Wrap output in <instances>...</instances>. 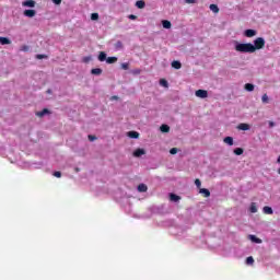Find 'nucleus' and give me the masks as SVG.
<instances>
[{
    "label": "nucleus",
    "mask_w": 280,
    "mask_h": 280,
    "mask_svg": "<svg viewBox=\"0 0 280 280\" xmlns=\"http://www.w3.org/2000/svg\"><path fill=\"white\" fill-rule=\"evenodd\" d=\"M234 49L238 54H254L253 44L250 43L242 44L240 42H234Z\"/></svg>",
    "instance_id": "f257e3e1"
},
{
    "label": "nucleus",
    "mask_w": 280,
    "mask_h": 280,
    "mask_svg": "<svg viewBox=\"0 0 280 280\" xmlns=\"http://www.w3.org/2000/svg\"><path fill=\"white\" fill-rule=\"evenodd\" d=\"M264 47H266V39H264V37H258L254 40V45L252 44V50L257 51L259 49H264Z\"/></svg>",
    "instance_id": "f03ea898"
},
{
    "label": "nucleus",
    "mask_w": 280,
    "mask_h": 280,
    "mask_svg": "<svg viewBox=\"0 0 280 280\" xmlns=\"http://www.w3.org/2000/svg\"><path fill=\"white\" fill-rule=\"evenodd\" d=\"M196 97H200L201 100H205L207 97H209V92H207V90H197L195 92Z\"/></svg>",
    "instance_id": "7ed1b4c3"
},
{
    "label": "nucleus",
    "mask_w": 280,
    "mask_h": 280,
    "mask_svg": "<svg viewBox=\"0 0 280 280\" xmlns=\"http://www.w3.org/2000/svg\"><path fill=\"white\" fill-rule=\"evenodd\" d=\"M24 16H27L28 19H33V16H36V10L34 9L24 10Z\"/></svg>",
    "instance_id": "20e7f679"
},
{
    "label": "nucleus",
    "mask_w": 280,
    "mask_h": 280,
    "mask_svg": "<svg viewBox=\"0 0 280 280\" xmlns=\"http://www.w3.org/2000/svg\"><path fill=\"white\" fill-rule=\"evenodd\" d=\"M244 36H246V38H253V36H257V31L250 28L246 30Z\"/></svg>",
    "instance_id": "39448f33"
},
{
    "label": "nucleus",
    "mask_w": 280,
    "mask_h": 280,
    "mask_svg": "<svg viewBox=\"0 0 280 280\" xmlns=\"http://www.w3.org/2000/svg\"><path fill=\"white\" fill-rule=\"evenodd\" d=\"M22 5H24V8H35L36 1H34V0H26V1L22 2Z\"/></svg>",
    "instance_id": "423d86ee"
},
{
    "label": "nucleus",
    "mask_w": 280,
    "mask_h": 280,
    "mask_svg": "<svg viewBox=\"0 0 280 280\" xmlns=\"http://www.w3.org/2000/svg\"><path fill=\"white\" fill-rule=\"evenodd\" d=\"M199 194H202L203 198H209L211 196V191L207 188H200Z\"/></svg>",
    "instance_id": "0eeeda50"
},
{
    "label": "nucleus",
    "mask_w": 280,
    "mask_h": 280,
    "mask_svg": "<svg viewBox=\"0 0 280 280\" xmlns=\"http://www.w3.org/2000/svg\"><path fill=\"white\" fill-rule=\"evenodd\" d=\"M143 154H145L144 149H136L133 152V156H136V158L143 156Z\"/></svg>",
    "instance_id": "6e6552de"
},
{
    "label": "nucleus",
    "mask_w": 280,
    "mask_h": 280,
    "mask_svg": "<svg viewBox=\"0 0 280 280\" xmlns=\"http://www.w3.org/2000/svg\"><path fill=\"white\" fill-rule=\"evenodd\" d=\"M238 130H250V125L246 124V122H242L237 126Z\"/></svg>",
    "instance_id": "1a4fd4ad"
},
{
    "label": "nucleus",
    "mask_w": 280,
    "mask_h": 280,
    "mask_svg": "<svg viewBox=\"0 0 280 280\" xmlns=\"http://www.w3.org/2000/svg\"><path fill=\"white\" fill-rule=\"evenodd\" d=\"M0 45H12V40L8 37H0Z\"/></svg>",
    "instance_id": "9d476101"
},
{
    "label": "nucleus",
    "mask_w": 280,
    "mask_h": 280,
    "mask_svg": "<svg viewBox=\"0 0 280 280\" xmlns=\"http://www.w3.org/2000/svg\"><path fill=\"white\" fill-rule=\"evenodd\" d=\"M162 26L164 27V30H171L172 28V22L164 20L162 21Z\"/></svg>",
    "instance_id": "9b49d317"
},
{
    "label": "nucleus",
    "mask_w": 280,
    "mask_h": 280,
    "mask_svg": "<svg viewBox=\"0 0 280 280\" xmlns=\"http://www.w3.org/2000/svg\"><path fill=\"white\" fill-rule=\"evenodd\" d=\"M102 72H103L102 68H93L91 70L92 75H102Z\"/></svg>",
    "instance_id": "f8f14e48"
},
{
    "label": "nucleus",
    "mask_w": 280,
    "mask_h": 280,
    "mask_svg": "<svg viewBox=\"0 0 280 280\" xmlns=\"http://www.w3.org/2000/svg\"><path fill=\"white\" fill-rule=\"evenodd\" d=\"M127 137H129L130 139H139V132H137V131H129L127 133Z\"/></svg>",
    "instance_id": "ddd939ff"
},
{
    "label": "nucleus",
    "mask_w": 280,
    "mask_h": 280,
    "mask_svg": "<svg viewBox=\"0 0 280 280\" xmlns=\"http://www.w3.org/2000/svg\"><path fill=\"white\" fill-rule=\"evenodd\" d=\"M138 191H140V194L148 191V186L145 184H139Z\"/></svg>",
    "instance_id": "4468645a"
},
{
    "label": "nucleus",
    "mask_w": 280,
    "mask_h": 280,
    "mask_svg": "<svg viewBox=\"0 0 280 280\" xmlns=\"http://www.w3.org/2000/svg\"><path fill=\"white\" fill-rule=\"evenodd\" d=\"M45 115H49V109L44 108L42 112L36 113L37 117H45Z\"/></svg>",
    "instance_id": "2eb2a0df"
},
{
    "label": "nucleus",
    "mask_w": 280,
    "mask_h": 280,
    "mask_svg": "<svg viewBox=\"0 0 280 280\" xmlns=\"http://www.w3.org/2000/svg\"><path fill=\"white\" fill-rule=\"evenodd\" d=\"M262 211H264V213H266L267 215H272V213H273L272 209H271L270 207H268V206H265V207L262 208Z\"/></svg>",
    "instance_id": "dca6fc26"
},
{
    "label": "nucleus",
    "mask_w": 280,
    "mask_h": 280,
    "mask_svg": "<svg viewBox=\"0 0 280 280\" xmlns=\"http://www.w3.org/2000/svg\"><path fill=\"white\" fill-rule=\"evenodd\" d=\"M136 5L139 8V10H143V8H145V2L143 0H138Z\"/></svg>",
    "instance_id": "f3484780"
},
{
    "label": "nucleus",
    "mask_w": 280,
    "mask_h": 280,
    "mask_svg": "<svg viewBox=\"0 0 280 280\" xmlns=\"http://www.w3.org/2000/svg\"><path fill=\"white\" fill-rule=\"evenodd\" d=\"M171 65L173 69H180L183 67V63H180V61L177 60L173 61Z\"/></svg>",
    "instance_id": "a211bd4d"
},
{
    "label": "nucleus",
    "mask_w": 280,
    "mask_h": 280,
    "mask_svg": "<svg viewBox=\"0 0 280 280\" xmlns=\"http://www.w3.org/2000/svg\"><path fill=\"white\" fill-rule=\"evenodd\" d=\"M245 91H248V92L255 91V85L253 83H246Z\"/></svg>",
    "instance_id": "6ab92c4d"
},
{
    "label": "nucleus",
    "mask_w": 280,
    "mask_h": 280,
    "mask_svg": "<svg viewBox=\"0 0 280 280\" xmlns=\"http://www.w3.org/2000/svg\"><path fill=\"white\" fill-rule=\"evenodd\" d=\"M223 143H226V145H233V137H225L223 139Z\"/></svg>",
    "instance_id": "aec40b11"
},
{
    "label": "nucleus",
    "mask_w": 280,
    "mask_h": 280,
    "mask_svg": "<svg viewBox=\"0 0 280 280\" xmlns=\"http://www.w3.org/2000/svg\"><path fill=\"white\" fill-rule=\"evenodd\" d=\"M170 199L173 201V202H178V200H180V196L176 195V194H171L170 195Z\"/></svg>",
    "instance_id": "412c9836"
},
{
    "label": "nucleus",
    "mask_w": 280,
    "mask_h": 280,
    "mask_svg": "<svg viewBox=\"0 0 280 280\" xmlns=\"http://www.w3.org/2000/svg\"><path fill=\"white\" fill-rule=\"evenodd\" d=\"M98 60H100V62H104L105 60H107L106 52L101 51L98 55Z\"/></svg>",
    "instance_id": "4be33fe9"
},
{
    "label": "nucleus",
    "mask_w": 280,
    "mask_h": 280,
    "mask_svg": "<svg viewBox=\"0 0 280 280\" xmlns=\"http://www.w3.org/2000/svg\"><path fill=\"white\" fill-rule=\"evenodd\" d=\"M106 62L107 65H115V62H117V57H108Z\"/></svg>",
    "instance_id": "5701e85b"
},
{
    "label": "nucleus",
    "mask_w": 280,
    "mask_h": 280,
    "mask_svg": "<svg viewBox=\"0 0 280 280\" xmlns=\"http://www.w3.org/2000/svg\"><path fill=\"white\" fill-rule=\"evenodd\" d=\"M249 240H252V242H255V244H261V238H258L255 235H249Z\"/></svg>",
    "instance_id": "b1692460"
},
{
    "label": "nucleus",
    "mask_w": 280,
    "mask_h": 280,
    "mask_svg": "<svg viewBox=\"0 0 280 280\" xmlns=\"http://www.w3.org/2000/svg\"><path fill=\"white\" fill-rule=\"evenodd\" d=\"M234 154H236V156H242V154H244V149L242 148L234 149Z\"/></svg>",
    "instance_id": "393cba45"
},
{
    "label": "nucleus",
    "mask_w": 280,
    "mask_h": 280,
    "mask_svg": "<svg viewBox=\"0 0 280 280\" xmlns=\"http://www.w3.org/2000/svg\"><path fill=\"white\" fill-rule=\"evenodd\" d=\"M249 211H250V213H257V203L252 202V205L249 207Z\"/></svg>",
    "instance_id": "a878e982"
},
{
    "label": "nucleus",
    "mask_w": 280,
    "mask_h": 280,
    "mask_svg": "<svg viewBox=\"0 0 280 280\" xmlns=\"http://www.w3.org/2000/svg\"><path fill=\"white\" fill-rule=\"evenodd\" d=\"M211 12H214V14H218L220 12V8L217 7V4H210Z\"/></svg>",
    "instance_id": "bb28decb"
},
{
    "label": "nucleus",
    "mask_w": 280,
    "mask_h": 280,
    "mask_svg": "<svg viewBox=\"0 0 280 280\" xmlns=\"http://www.w3.org/2000/svg\"><path fill=\"white\" fill-rule=\"evenodd\" d=\"M161 132H170V127L167 125H162L160 127Z\"/></svg>",
    "instance_id": "cd10ccee"
},
{
    "label": "nucleus",
    "mask_w": 280,
    "mask_h": 280,
    "mask_svg": "<svg viewBox=\"0 0 280 280\" xmlns=\"http://www.w3.org/2000/svg\"><path fill=\"white\" fill-rule=\"evenodd\" d=\"M160 84H161V86H164L165 89H167V86H170V84L167 83V80H165V79H161Z\"/></svg>",
    "instance_id": "c85d7f7f"
},
{
    "label": "nucleus",
    "mask_w": 280,
    "mask_h": 280,
    "mask_svg": "<svg viewBox=\"0 0 280 280\" xmlns=\"http://www.w3.org/2000/svg\"><path fill=\"white\" fill-rule=\"evenodd\" d=\"M246 264H247L248 266L255 264V259L253 258V256H249V257L246 258Z\"/></svg>",
    "instance_id": "c756f323"
},
{
    "label": "nucleus",
    "mask_w": 280,
    "mask_h": 280,
    "mask_svg": "<svg viewBox=\"0 0 280 280\" xmlns=\"http://www.w3.org/2000/svg\"><path fill=\"white\" fill-rule=\"evenodd\" d=\"M121 69H124V71H128L130 69V63L128 62L121 63Z\"/></svg>",
    "instance_id": "7c9ffc66"
},
{
    "label": "nucleus",
    "mask_w": 280,
    "mask_h": 280,
    "mask_svg": "<svg viewBox=\"0 0 280 280\" xmlns=\"http://www.w3.org/2000/svg\"><path fill=\"white\" fill-rule=\"evenodd\" d=\"M195 185L198 189H200V187H202V182H200L199 178L195 179Z\"/></svg>",
    "instance_id": "2f4dec72"
},
{
    "label": "nucleus",
    "mask_w": 280,
    "mask_h": 280,
    "mask_svg": "<svg viewBox=\"0 0 280 280\" xmlns=\"http://www.w3.org/2000/svg\"><path fill=\"white\" fill-rule=\"evenodd\" d=\"M97 19H100V14L98 13H92L91 14V20L92 21H97Z\"/></svg>",
    "instance_id": "473e14b6"
},
{
    "label": "nucleus",
    "mask_w": 280,
    "mask_h": 280,
    "mask_svg": "<svg viewBox=\"0 0 280 280\" xmlns=\"http://www.w3.org/2000/svg\"><path fill=\"white\" fill-rule=\"evenodd\" d=\"M261 101L264 104H268V102H269L268 94H264L261 97Z\"/></svg>",
    "instance_id": "72a5a7b5"
},
{
    "label": "nucleus",
    "mask_w": 280,
    "mask_h": 280,
    "mask_svg": "<svg viewBox=\"0 0 280 280\" xmlns=\"http://www.w3.org/2000/svg\"><path fill=\"white\" fill-rule=\"evenodd\" d=\"M20 51H30V46L27 45L21 46Z\"/></svg>",
    "instance_id": "f704fd0d"
},
{
    "label": "nucleus",
    "mask_w": 280,
    "mask_h": 280,
    "mask_svg": "<svg viewBox=\"0 0 280 280\" xmlns=\"http://www.w3.org/2000/svg\"><path fill=\"white\" fill-rule=\"evenodd\" d=\"M131 73L133 74V75H140V73H141V69H133L132 71H131Z\"/></svg>",
    "instance_id": "c9c22d12"
},
{
    "label": "nucleus",
    "mask_w": 280,
    "mask_h": 280,
    "mask_svg": "<svg viewBox=\"0 0 280 280\" xmlns=\"http://www.w3.org/2000/svg\"><path fill=\"white\" fill-rule=\"evenodd\" d=\"M52 176H55L56 178H60L62 176V173H60V171H56Z\"/></svg>",
    "instance_id": "e433bc0d"
},
{
    "label": "nucleus",
    "mask_w": 280,
    "mask_h": 280,
    "mask_svg": "<svg viewBox=\"0 0 280 280\" xmlns=\"http://www.w3.org/2000/svg\"><path fill=\"white\" fill-rule=\"evenodd\" d=\"M170 154H178V149L177 148H172L170 150Z\"/></svg>",
    "instance_id": "4c0bfd02"
},
{
    "label": "nucleus",
    "mask_w": 280,
    "mask_h": 280,
    "mask_svg": "<svg viewBox=\"0 0 280 280\" xmlns=\"http://www.w3.org/2000/svg\"><path fill=\"white\" fill-rule=\"evenodd\" d=\"M88 139H89V141H95V140H97V137H95L93 135H89Z\"/></svg>",
    "instance_id": "58836bf2"
},
{
    "label": "nucleus",
    "mask_w": 280,
    "mask_h": 280,
    "mask_svg": "<svg viewBox=\"0 0 280 280\" xmlns=\"http://www.w3.org/2000/svg\"><path fill=\"white\" fill-rule=\"evenodd\" d=\"M37 60H43L47 58V55H36Z\"/></svg>",
    "instance_id": "ea45409f"
},
{
    "label": "nucleus",
    "mask_w": 280,
    "mask_h": 280,
    "mask_svg": "<svg viewBox=\"0 0 280 280\" xmlns=\"http://www.w3.org/2000/svg\"><path fill=\"white\" fill-rule=\"evenodd\" d=\"M128 19H130V21H137V15L130 14L128 15Z\"/></svg>",
    "instance_id": "a19ab883"
},
{
    "label": "nucleus",
    "mask_w": 280,
    "mask_h": 280,
    "mask_svg": "<svg viewBox=\"0 0 280 280\" xmlns=\"http://www.w3.org/2000/svg\"><path fill=\"white\" fill-rule=\"evenodd\" d=\"M52 3H55V5H60L62 3V0H52Z\"/></svg>",
    "instance_id": "79ce46f5"
},
{
    "label": "nucleus",
    "mask_w": 280,
    "mask_h": 280,
    "mask_svg": "<svg viewBox=\"0 0 280 280\" xmlns=\"http://www.w3.org/2000/svg\"><path fill=\"white\" fill-rule=\"evenodd\" d=\"M116 47L121 48V47H124V44H121V42H117Z\"/></svg>",
    "instance_id": "37998d69"
},
{
    "label": "nucleus",
    "mask_w": 280,
    "mask_h": 280,
    "mask_svg": "<svg viewBox=\"0 0 280 280\" xmlns=\"http://www.w3.org/2000/svg\"><path fill=\"white\" fill-rule=\"evenodd\" d=\"M269 128H275V122L273 121H269Z\"/></svg>",
    "instance_id": "c03bdc74"
},
{
    "label": "nucleus",
    "mask_w": 280,
    "mask_h": 280,
    "mask_svg": "<svg viewBox=\"0 0 280 280\" xmlns=\"http://www.w3.org/2000/svg\"><path fill=\"white\" fill-rule=\"evenodd\" d=\"M186 3H196V0H185Z\"/></svg>",
    "instance_id": "a18cd8bd"
},
{
    "label": "nucleus",
    "mask_w": 280,
    "mask_h": 280,
    "mask_svg": "<svg viewBox=\"0 0 280 280\" xmlns=\"http://www.w3.org/2000/svg\"><path fill=\"white\" fill-rule=\"evenodd\" d=\"M83 62H91V59H83Z\"/></svg>",
    "instance_id": "49530a36"
},
{
    "label": "nucleus",
    "mask_w": 280,
    "mask_h": 280,
    "mask_svg": "<svg viewBox=\"0 0 280 280\" xmlns=\"http://www.w3.org/2000/svg\"><path fill=\"white\" fill-rule=\"evenodd\" d=\"M112 100H119V97L118 96H113Z\"/></svg>",
    "instance_id": "de8ad7c7"
},
{
    "label": "nucleus",
    "mask_w": 280,
    "mask_h": 280,
    "mask_svg": "<svg viewBox=\"0 0 280 280\" xmlns=\"http://www.w3.org/2000/svg\"><path fill=\"white\" fill-rule=\"evenodd\" d=\"M277 163H280V156L278 158Z\"/></svg>",
    "instance_id": "09e8293b"
},
{
    "label": "nucleus",
    "mask_w": 280,
    "mask_h": 280,
    "mask_svg": "<svg viewBox=\"0 0 280 280\" xmlns=\"http://www.w3.org/2000/svg\"><path fill=\"white\" fill-rule=\"evenodd\" d=\"M47 93H51V90H47Z\"/></svg>",
    "instance_id": "8fccbe9b"
}]
</instances>
